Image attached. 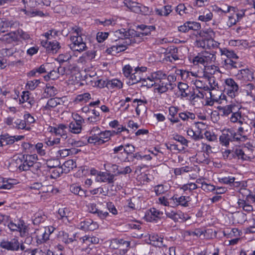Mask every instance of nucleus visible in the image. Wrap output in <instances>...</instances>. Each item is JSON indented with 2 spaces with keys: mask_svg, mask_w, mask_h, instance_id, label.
Here are the masks:
<instances>
[{
  "mask_svg": "<svg viewBox=\"0 0 255 255\" xmlns=\"http://www.w3.org/2000/svg\"><path fill=\"white\" fill-rule=\"evenodd\" d=\"M91 96L89 93H84L77 95L75 99V102L77 104L82 103L84 104L87 103L90 99Z\"/></svg>",
  "mask_w": 255,
  "mask_h": 255,
  "instance_id": "nucleus-42",
  "label": "nucleus"
},
{
  "mask_svg": "<svg viewBox=\"0 0 255 255\" xmlns=\"http://www.w3.org/2000/svg\"><path fill=\"white\" fill-rule=\"evenodd\" d=\"M220 52L221 55L226 56L227 59L238 60L239 56L233 50H229L227 48H220Z\"/></svg>",
  "mask_w": 255,
  "mask_h": 255,
  "instance_id": "nucleus-40",
  "label": "nucleus"
},
{
  "mask_svg": "<svg viewBox=\"0 0 255 255\" xmlns=\"http://www.w3.org/2000/svg\"><path fill=\"white\" fill-rule=\"evenodd\" d=\"M92 115L87 118V121L90 123H97L101 120L100 113L97 110L94 109L91 110Z\"/></svg>",
  "mask_w": 255,
  "mask_h": 255,
  "instance_id": "nucleus-49",
  "label": "nucleus"
},
{
  "mask_svg": "<svg viewBox=\"0 0 255 255\" xmlns=\"http://www.w3.org/2000/svg\"><path fill=\"white\" fill-rule=\"evenodd\" d=\"M180 95L182 98H186L189 96V89L187 84L180 82L178 86Z\"/></svg>",
  "mask_w": 255,
  "mask_h": 255,
  "instance_id": "nucleus-50",
  "label": "nucleus"
},
{
  "mask_svg": "<svg viewBox=\"0 0 255 255\" xmlns=\"http://www.w3.org/2000/svg\"><path fill=\"white\" fill-rule=\"evenodd\" d=\"M234 153L239 159L242 160H251L253 157L250 150H243L240 148H237Z\"/></svg>",
  "mask_w": 255,
  "mask_h": 255,
  "instance_id": "nucleus-22",
  "label": "nucleus"
},
{
  "mask_svg": "<svg viewBox=\"0 0 255 255\" xmlns=\"http://www.w3.org/2000/svg\"><path fill=\"white\" fill-rule=\"evenodd\" d=\"M57 89L55 87L49 84L47 85L44 89V93L47 97H53L57 93Z\"/></svg>",
  "mask_w": 255,
  "mask_h": 255,
  "instance_id": "nucleus-55",
  "label": "nucleus"
},
{
  "mask_svg": "<svg viewBox=\"0 0 255 255\" xmlns=\"http://www.w3.org/2000/svg\"><path fill=\"white\" fill-rule=\"evenodd\" d=\"M140 28L143 30V32H137L135 34L133 37L135 38L136 42L140 41L141 39L144 36L148 35L150 34V29H154V27L153 26H150L148 27L147 26L144 25H141L140 26Z\"/></svg>",
  "mask_w": 255,
  "mask_h": 255,
  "instance_id": "nucleus-27",
  "label": "nucleus"
},
{
  "mask_svg": "<svg viewBox=\"0 0 255 255\" xmlns=\"http://www.w3.org/2000/svg\"><path fill=\"white\" fill-rule=\"evenodd\" d=\"M114 132L111 131V130H106L103 131L100 133V138L104 141V143L107 141H109L111 137L114 136Z\"/></svg>",
  "mask_w": 255,
  "mask_h": 255,
  "instance_id": "nucleus-62",
  "label": "nucleus"
},
{
  "mask_svg": "<svg viewBox=\"0 0 255 255\" xmlns=\"http://www.w3.org/2000/svg\"><path fill=\"white\" fill-rule=\"evenodd\" d=\"M240 64L235 59H227L224 60V67L227 69H232L239 67Z\"/></svg>",
  "mask_w": 255,
  "mask_h": 255,
  "instance_id": "nucleus-43",
  "label": "nucleus"
},
{
  "mask_svg": "<svg viewBox=\"0 0 255 255\" xmlns=\"http://www.w3.org/2000/svg\"><path fill=\"white\" fill-rule=\"evenodd\" d=\"M83 243L90 245L91 244H97L99 242V239L96 237H89L85 236L82 239Z\"/></svg>",
  "mask_w": 255,
  "mask_h": 255,
  "instance_id": "nucleus-61",
  "label": "nucleus"
},
{
  "mask_svg": "<svg viewBox=\"0 0 255 255\" xmlns=\"http://www.w3.org/2000/svg\"><path fill=\"white\" fill-rule=\"evenodd\" d=\"M69 189L72 193L75 195H79L81 197L86 196V191L79 185L73 184L70 186Z\"/></svg>",
  "mask_w": 255,
  "mask_h": 255,
  "instance_id": "nucleus-38",
  "label": "nucleus"
},
{
  "mask_svg": "<svg viewBox=\"0 0 255 255\" xmlns=\"http://www.w3.org/2000/svg\"><path fill=\"white\" fill-rule=\"evenodd\" d=\"M220 43L213 38H199L197 39L195 45L197 47L203 49H215L219 47Z\"/></svg>",
  "mask_w": 255,
  "mask_h": 255,
  "instance_id": "nucleus-9",
  "label": "nucleus"
},
{
  "mask_svg": "<svg viewBox=\"0 0 255 255\" xmlns=\"http://www.w3.org/2000/svg\"><path fill=\"white\" fill-rule=\"evenodd\" d=\"M230 121L232 123L239 124L240 126H244V124H247L243 121L241 114L239 112H234L230 117Z\"/></svg>",
  "mask_w": 255,
  "mask_h": 255,
  "instance_id": "nucleus-41",
  "label": "nucleus"
},
{
  "mask_svg": "<svg viewBox=\"0 0 255 255\" xmlns=\"http://www.w3.org/2000/svg\"><path fill=\"white\" fill-rule=\"evenodd\" d=\"M237 108L235 104L232 103L225 106L220 107L218 109L222 116H228L231 113L235 111Z\"/></svg>",
  "mask_w": 255,
  "mask_h": 255,
  "instance_id": "nucleus-31",
  "label": "nucleus"
},
{
  "mask_svg": "<svg viewBox=\"0 0 255 255\" xmlns=\"http://www.w3.org/2000/svg\"><path fill=\"white\" fill-rule=\"evenodd\" d=\"M171 200L173 201L172 204L173 205V207L178 206L187 207L188 206L189 202L190 201V198L188 196H179L177 195H174L171 197Z\"/></svg>",
  "mask_w": 255,
  "mask_h": 255,
  "instance_id": "nucleus-17",
  "label": "nucleus"
},
{
  "mask_svg": "<svg viewBox=\"0 0 255 255\" xmlns=\"http://www.w3.org/2000/svg\"><path fill=\"white\" fill-rule=\"evenodd\" d=\"M229 45L231 46L238 47L240 49L247 48L249 43L246 40L243 39H237V40H230L229 41Z\"/></svg>",
  "mask_w": 255,
  "mask_h": 255,
  "instance_id": "nucleus-39",
  "label": "nucleus"
},
{
  "mask_svg": "<svg viewBox=\"0 0 255 255\" xmlns=\"http://www.w3.org/2000/svg\"><path fill=\"white\" fill-rule=\"evenodd\" d=\"M17 22L16 21L9 20L6 18H0V33H3L4 30L3 28L7 27H14L17 25Z\"/></svg>",
  "mask_w": 255,
  "mask_h": 255,
  "instance_id": "nucleus-33",
  "label": "nucleus"
},
{
  "mask_svg": "<svg viewBox=\"0 0 255 255\" xmlns=\"http://www.w3.org/2000/svg\"><path fill=\"white\" fill-rule=\"evenodd\" d=\"M172 6L170 5H166L161 8H155V12L156 14L160 16H168L172 11Z\"/></svg>",
  "mask_w": 255,
  "mask_h": 255,
  "instance_id": "nucleus-35",
  "label": "nucleus"
},
{
  "mask_svg": "<svg viewBox=\"0 0 255 255\" xmlns=\"http://www.w3.org/2000/svg\"><path fill=\"white\" fill-rule=\"evenodd\" d=\"M0 247L8 251H17L19 249L20 243L16 238L10 240H3L0 244Z\"/></svg>",
  "mask_w": 255,
  "mask_h": 255,
  "instance_id": "nucleus-13",
  "label": "nucleus"
},
{
  "mask_svg": "<svg viewBox=\"0 0 255 255\" xmlns=\"http://www.w3.org/2000/svg\"><path fill=\"white\" fill-rule=\"evenodd\" d=\"M176 12L180 16L189 13V10L184 3H179L175 8Z\"/></svg>",
  "mask_w": 255,
  "mask_h": 255,
  "instance_id": "nucleus-52",
  "label": "nucleus"
},
{
  "mask_svg": "<svg viewBox=\"0 0 255 255\" xmlns=\"http://www.w3.org/2000/svg\"><path fill=\"white\" fill-rule=\"evenodd\" d=\"M250 203H255V194H249L247 196L246 200L239 199L237 202L239 207L248 213L253 211V207Z\"/></svg>",
  "mask_w": 255,
  "mask_h": 255,
  "instance_id": "nucleus-10",
  "label": "nucleus"
},
{
  "mask_svg": "<svg viewBox=\"0 0 255 255\" xmlns=\"http://www.w3.org/2000/svg\"><path fill=\"white\" fill-rule=\"evenodd\" d=\"M115 35L119 39H121L122 41L108 48L106 52L109 54L116 55L123 52L127 49L128 45L136 42L135 38L131 35L130 31L126 29L122 28L116 30Z\"/></svg>",
  "mask_w": 255,
  "mask_h": 255,
  "instance_id": "nucleus-1",
  "label": "nucleus"
},
{
  "mask_svg": "<svg viewBox=\"0 0 255 255\" xmlns=\"http://www.w3.org/2000/svg\"><path fill=\"white\" fill-rule=\"evenodd\" d=\"M149 243L154 246L161 247L163 246V238L159 237L157 234L152 233L149 235Z\"/></svg>",
  "mask_w": 255,
  "mask_h": 255,
  "instance_id": "nucleus-32",
  "label": "nucleus"
},
{
  "mask_svg": "<svg viewBox=\"0 0 255 255\" xmlns=\"http://www.w3.org/2000/svg\"><path fill=\"white\" fill-rule=\"evenodd\" d=\"M190 218V217L187 214H184L180 210H177L176 212L175 217H174L173 221L175 222H184Z\"/></svg>",
  "mask_w": 255,
  "mask_h": 255,
  "instance_id": "nucleus-45",
  "label": "nucleus"
},
{
  "mask_svg": "<svg viewBox=\"0 0 255 255\" xmlns=\"http://www.w3.org/2000/svg\"><path fill=\"white\" fill-rule=\"evenodd\" d=\"M20 11L23 12L25 15L29 17H34L37 15L42 16L44 15L43 13L40 11H34L32 9L28 10V7L26 5H25L23 8H21Z\"/></svg>",
  "mask_w": 255,
  "mask_h": 255,
  "instance_id": "nucleus-44",
  "label": "nucleus"
},
{
  "mask_svg": "<svg viewBox=\"0 0 255 255\" xmlns=\"http://www.w3.org/2000/svg\"><path fill=\"white\" fill-rule=\"evenodd\" d=\"M169 189L168 186L166 184H159L154 187V191L156 195H159L166 193Z\"/></svg>",
  "mask_w": 255,
  "mask_h": 255,
  "instance_id": "nucleus-53",
  "label": "nucleus"
},
{
  "mask_svg": "<svg viewBox=\"0 0 255 255\" xmlns=\"http://www.w3.org/2000/svg\"><path fill=\"white\" fill-rule=\"evenodd\" d=\"M228 128L223 130L222 134L220 136L219 140L222 145L228 146L229 144L230 138H232Z\"/></svg>",
  "mask_w": 255,
  "mask_h": 255,
  "instance_id": "nucleus-36",
  "label": "nucleus"
},
{
  "mask_svg": "<svg viewBox=\"0 0 255 255\" xmlns=\"http://www.w3.org/2000/svg\"><path fill=\"white\" fill-rule=\"evenodd\" d=\"M179 117L184 121H188L189 120H194L195 115L194 113L189 112H181L179 114Z\"/></svg>",
  "mask_w": 255,
  "mask_h": 255,
  "instance_id": "nucleus-58",
  "label": "nucleus"
},
{
  "mask_svg": "<svg viewBox=\"0 0 255 255\" xmlns=\"http://www.w3.org/2000/svg\"><path fill=\"white\" fill-rule=\"evenodd\" d=\"M172 202L173 201L171 200V197L168 199L166 197L163 196H160L157 199L156 203L166 207H173V205L172 204Z\"/></svg>",
  "mask_w": 255,
  "mask_h": 255,
  "instance_id": "nucleus-46",
  "label": "nucleus"
},
{
  "mask_svg": "<svg viewBox=\"0 0 255 255\" xmlns=\"http://www.w3.org/2000/svg\"><path fill=\"white\" fill-rule=\"evenodd\" d=\"M4 123L10 128L18 130L30 131L31 128H27L24 120L16 119L15 117L8 116L4 120Z\"/></svg>",
  "mask_w": 255,
  "mask_h": 255,
  "instance_id": "nucleus-6",
  "label": "nucleus"
},
{
  "mask_svg": "<svg viewBox=\"0 0 255 255\" xmlns=\"http://www.w3.org/2000/svg\"><path fill=\"white\" fill-rule=\"evenodd\" d=\"M196 159L197 162L208 164L210 162L209 155L202 152H198L196 155Z\"/></svg>",
  "mask_w": 255,
  "mask_h": 255,
  "instance_id": "nucleus-47",
  "label": "nucleus"
},
{
  "mask_svg": "<svg viewBox=\"0 0 255 255\" xmlns=\"http://www.w3.org/2000/svg\"><path fill=\"white\" fill-rule=\"evenodd\" d=\"M237 76L239 79L248 81H251L254 79L253 72L248 68L239 70Z\"/></svg>",
  "mask_w": 255,
  "mask_h": 255,
  "instance_id": "nucleus-25",
  "label": "nucleus"
},
{
  "mask_svg": "<svg viewBox=\"0 0 255 255\" xmlns=\"http://www.w3.org/2000/svg\"><path fill=\"white\" fill-rule=\"evenodd\" d=\"M166 75L161 71H157L151 73L147 76V80L152 84H155L158 80L165 79Z\"/></svg>",
  "mask_w": 255,
  "mask_h": 255,
  "instance_id": "nucleus-24",
  "label": "nucleus"
},
{
  "mask_svg": "<svg viewBox=\"0 0 255 255\" xmlns=\"http://www.w3.org/2000/svg\"><path fill=\"white\" fill-rule=\"evenodd\" d=\"M115 175L109 172L100 171L98 177H95V181L98 182L112 184L115 182Z\"/></svg>",
  "mask_w": 255,
  "mask_h": 255,
  "instance_id": "nucleus-16",
  "label": "nucleus"
},
{
  "mask_svg": "<svg viewBox=\"0 0 255 255\" xmlns=\"http://www.w3.org/2000/svg\"><path fill=\"white\" fill-rule=\"evenodd\" d=\"M90 135H91L89 136L87 139L88 143L98 145L104 144V141L100 138V134L97 135L96 134Z\"/></svg>",
  "mask_w": 255,
  "mask_h": 255,
  "instance_id": "nucleus-48",
  "label": "nucleus"
},
{
  "mask_svg": "<svg viewBox=\"0 0 255 255\" xmlns=\"http://www.w3.org/2000/svg\"><path fill=\"white\" fill-rule=\"evenodd\" d=\"M125 4L130 10L135 13H139V4L138 3L133 1L126 0Z\"/></svg>",
  "mask_w": 255,
  "mask_h": 255,
  "instance_id": "nucleus-51",
  "label": "nucleus"
},
{
  "mask_svg": "<svg viewBox=\"0 0 255 255\" xmlns=\"http://www.w3.org/2000/svg\"><path fill=\"white\" fill-rule=\"evenodd\" d=\"M224 84L225 92L229 97L233 98L239 95V86L233 79H225Z\"/></svg>",
  "mask_w": 255,
  "mask_h": 255,
  "instance_id": "nucleus-7",
  "label": "nucleus"
},
{
  "mask_svg": "<svg viewBox=\"0 0 255 255\" xmlns=\"http://www.w3.org/2000/svg\"><path fill=\"white\" fill-rule=\"evenodd\" d=\"M62 102V100L60 98H51L48 100L46 104L43 107V109L47 111H51L58 105H61Z\"/></svg>",
  "mask_w": 255,
  "mask_h": 255,
  "instance_id": "nucleus-29",
  "label": "nucleus"
},
{
  "mask_svg": "<svg viewBox=\"0 0 255 255\" xmlns=\"http://www.w3.org/2000/svg\"><path fill=\"white\" fill-rule=\"evenodd\" d=\"M174 173L176 176H179L185 173L189 172L192 171V167L188 166H183L179 168H175L173 169Z\"/></svg>",
  "mask_w": 255,
  "mask_h": 255,
  "instance_id": "nucleus-54",
  "label": "nucleus"
},
{
  "mask_svg": "<svg viewBox=\"0 0 255 255\" xmlns=\"http://www.w3.org/2000/svg\"><path fill=\"white\" fill-rule=\"evenodd\" d=\"M209 93L210 100L207 101V104L209 106H212L215 102L222 103L221 101L226 98V96L219 91L212 90Z\"/></svg>",
  "mask_w": 255,
  "mask_h": 255,
  "instance_id": "nucleus-18",
  "label": "nucleus"
},
{
  "mask_svg": "<svg viewBox=\"0 0 255 255\" xmlns=\"http://www.w3.org/2000/svg\"><path fill=\"white\" fill-rule=\"evenodd\" d=\"M71 31L75 35H73L71 37V40L72 42L71 45V48L73 50L79 52H82L85 50L87 46L82 38L83 29L75 26L72 28Z\"/></svg>",
  "mask_w": 255,
  "mask_h": 255,
  "instance_id": "nucleus-4",
  "label": "nucleus"
},
{
  "mask_svg": "<svg viewBox=\"0 0 255 255\" xmlns=\"http://www.w3.org/2000/svg\"><path fill=\"white\" fill-rule=\"evenodd\" d=\"M58 214L59 216L58 219L62 220L65 224L70 223L73 216V212L68 208H60L58 211Z\"/></svg>",
  "mask_w": 255,
  "mask_h": 255,
  "instance_id": "nucleus-14",
  "label": "nucleus"
},
{
  "mask_svg": "<svg viewBox=\"0 0 255 255\" xmlns=\"http://www.w3.org/2000/svg\"><path fill=\"white\" fill-rule=\"evenodd\" d=\"M147 68L144 66L134 67V71L132 75L130 77V80L128 82L129 85H133L140 82L141 80L143 73L146 72Z\"/></svg>",
  "mask_w": 255,
  "mask_h": 255,
  "instance_id": "nucleus-12",
  "label": "nucleus"
},
{
  "mask_svg": "<svg viewBox=\"0 0 255 255\" xmlns=\"http://www.w3.org/2000/svg\"><path fill=\"white\" fill-rule=\"evenodd\" d=\"M163 212L154 208H151L145 214V218L147 221L152 222L163 215Z\"/></svg>",
  "mask_w": 255,
  "mask_h": 255,
  "instance_id": "nucleus-26",
  "label": "nucleus"
},
{
  "mask_svg": "<svg viewBox=\"0 0 255 255\" xmlns=\"http://www.w3.org/2000/svg\"><path fill=\"white\" fill-rule=\"evenodd\" d=\"M37 160V156L35 154L26 155L24 162L19 166V170L21 171L29 170Z\"/></svg>",
  "mask_w": 255,
  "mask_h": 255,
  "instance_id": "nucleus-15",
  "label": "nucleus"
},
{
  "mask_svg": "<svg viewBox=\"0 0 255 255\" xmlns=\"http://www.w3.org/2000/svg\"><path fill=\"white\" fill-rule=\"evenodd\" d=\"M134 71V68L132 67L130 65L127 64L125 65L123 68V72L124 75L130 80V77L132 75Z\"/></svg>",
  "mask_w": 255,
  "mask_h": 255,
  "instance_id": "nucleus-57",
  "label": "nucleus"
},
{
  "mask_svg": "<svg viewBox=\"0 0 255 255\" xmlns=\"http://www.w3.org/2000/svg\"><path fill=\"white\" fill-rule=\"evenodd\" d=\"M217 179L220 183L230 185L235 182V178L233 176L219 177Z\"/></svg>",
  "mask_w": 255,
  "mask_h": 255,
  "instance_id": "nucleus-64",
  "label": "nucleus"
},
{
  "mask_svg": "<svg viewBox=\"0 0 255 255\" xmlns=\"http://www.w3.org/2000/svg\"><path fill=\"white\" fill-rule=\"evenodd\" d=\"M216 52L207 51H202L197 54L190 60L194 65H202L204 67L214 63L216 60Z\"/></svg>",
  "mask_w": 255,
  "mask_h": 255,
  "instance_id": "nucleus-3",
  "label": "nucleus"
},
{
  "mask_svg": "<svg viewBox=\"0 0 255 255\" xmlns=\"http://www.w3.org/2000/svg\"><path fill=\"white\" fill-rule=\"evenodd\" d=\"M224 237L227 238H233L235 237H240L242 235V232L238 228L226 229L223 231Z\"/></svg>",
  "mask_w": 255,
  "mask_h": 255,
  "instance_id": "nucleus-30",
  "label": "nucleus"
},
{
  "mask_svg": "<svg viewBox=\"0 0 255 255\" xmlns=\"http://www.w3.org/2000/svg\"><path fill=\"white\" fill-rule=\"evenodd\" d=\"M6 225L11 231H19L21 236H25L27 232V227L22 221H19L15 223L9 220Z\"/></svg>",
  "mask_w": 255,
  "mask_h": 255,
  "instance_id": "nucleus-11",
  "label": "nucleus"
},
{
  "mask_svg": "<svg viewBox=\"0 0 255 255\" xmlns=\"http://www.w3.org/2000/svg\"><path fill=\"white\" fill-rule=\"evenodd\" d=\"M228 131L235 141L245 142L248 139L249 130L248 124H244V126L239 127L237 131H235L233 128H228Z\"/></svg>",
  "mask_w": 255,
  "mask_h": 255,
  "instance_id": "nucleus-5",
  "label": "nucleus"
},
{
  "mask_svg": "<svg viewBox=\"0 0 255 255\" xmlns=\"http://www.w3.org/2000/svg\"><path fill=\"white\" fill-rule=\"evenodd\" d=\"M67 127L64 124H59L55 127H50V131L56 135H59L63 139H66L67 136Z\"/></svg>",
  "mask_w": 255,
  "mask_h": 255,
  "instance_id": "nucleus-19",
  "label": "nucleus"
},
{
  "mask_svg": "<svg viewBox=\"0 0 255 255\" xmlns=\"http://www.w3.org/2000/svg\"><path fill=\"white\" fill-rule=\"evenodd\" d=\"M61 138L50 137L45 139V143L48 146H55L61 143Z\"/></svg>",
  "mask_w": 255,
  "mask_h": 255,
  "instance_id": "nucleus-59",
  "label": "nucleus"
},
{
  "mask_svg": "<svg viewBox=\"0 0 255 255\" xmlns=\"http://www.w3.org/2000/svg\"><path fill=\"white\" fill-rule=\"evenodd\" d=\"M212 12L208 8H203L199 12L198 20L202 22H208L213 18Z\"/></svg>",
  "mask_w": 255,
  "mask_h": 255,
  "instance_id": "nucleus-28",
  "label": "nucleus"
},
{
  "mask_svg": "<svg viewBox=\"0 0 255 255\" xmlns=\"http://www.w3.org/2000/svg\"><path fill=\"white\" fill-rule=\"evenodd\" d=\"M41 44L43 46L45 47L49 53L52 54L56 53L60 48L59 43L57 41H44L43 40Z\"/></svg>",
  "mask_w": 255,
  "mask_h": 255,
  "instance_id": "nucleus-21",
  "label": "nucleus"
},
{
  "mask_svg": "<svg viewBox=\"0 0 255 255\" xmlns=\"http://www.w3.org/2000/svg\"><path fill=\"white\" fill-rule=\"evenodd\" d=\"M123 82L118 79L108 80L107 88L109 89H120L123 88Z\"/></svg>",
  "mask_w": 255,
  "mask_h": 255,
  "instance_id": "nucleus-37",
  "label": "nucleus"
},
{
  "mask_svg": "<svg viewBox=\"0 0 255 255\" xmlns=\"http://www.w3.org/2000/svg\"><path fill=\"white\" fill-rule=\"evenodd\" d=\"M31 96V94L27 91H23L19 99V103H23L27 102L30 107L34 105L35 101L33 97Z\"/></svg>",
  "mask_w": 255,
  "mask_h": 255,
  "instance_id": "nucleus-34",
  "label": "nucleus"
},
{
  "mask_svg": "<svg viewBox=\"0 0 255 255\" xmlns=\"http://www.w3.org/2000/svg\"><path fill=\"white\" fill-rule=\"evenodd\" d=\"M242 93L248 99L251 101L255 100V86L253 84L249 83L244 85L242 89Z\"/></svg>",
  "mask_w": 255,
  "mask_h": 255,
  "instance_id": "nucleus-20",
  "label": "nucleus"
},
{
  "mask_svg": "<svg viewBox=\"0 0 255 255\" xmlns=\"http://www.w3.org/2000/svg\"><path fill=\"white\" fill-rule=\"evenodd\" d=\"M69 128L71 132L78 134L82 131V126L72 122L69 125Z\"/></svg>",
  "mask_w": 255,
  "mask_h": 255,
  "instance_id": "nucleus-60",
  "label": "nucleus"
},
{
  "mask_svg": "<svg viewBox=\"0 0 255 255\" xmlns=\"http://www.w3.org/2000/svg\"><path fill=\"white\" fill-rule=\"evenodd\" d=\"M23 118L27 128H30V126L35 122V119L33 116L28 112H25Z\"/></svg>",
  "mask_w": 255,
  "mask_h": 255,
  "instance_id": "nucleus-56",
  "label": "nucleus"
},
{
  "mask_svg": "<svg viewBox=\"0 0 255 255\" xmlns=\"http://www.w3.org/2000/svg\"><path fill=\"white\" fill-rule=\"evenodd\" d=\"M191 83L195 86V87L197 89H201L204 90L208 89L207 86L203 81L200 80V79H198L197 78H195L194 79H193L191 81Z\"/></svg>",
  "mask_w": 255,
  "mask_h": 255,
  "instance_id": "nucleus-63",
  "label": "nucleus"
},
{
  "mask_svg": "<svg viewBox=\"0 0 255 255\" xmlns=\"http://www.w3.org/2000/svg\"><path fill=\"white\" fill-rule=\"evenodd\" d=\"M0 40L6 43H12L18 42L19 39L17 37L16 30L7 33L0 37Z\"/></svg>",
  "mask_w": 255,
  "mask_h": 255,
  "instance_id": "nucleus-23",
  "label": "nucleus"
},
{
  "mask_svg": "<svg viewBox=\"0 0 255 255\" xmlns=\"http://www.w3.org/2000/svg\"><path fill=\"white\" fill-rule=\"evenodd\" d=\"M172 89V84L170 82L161 79L154 84L153 92L156 95H161Z\"/></svg>",
  "mask_w": 255,
  "mask_h": 255,
  "instance_id": "nucleus-8",
  "label": "nucleus"
},
{
  "mask_svg": "<svg viewBox=\"0 0 255 255\" xmlns=\"http://www.w3.org/2000/svg\"><path fill=\"white\" fill-rule=\"evenodd\" d=\"M135 148L133 145L130 143H127L125 145H120L115 146L113 149V158H117L122 162H127L129 161L128 156L134 151Z\"/></svg>",
  "mask_w": 255,
  "mask_h": 255,
  "instance_id": "nucleus-2",
  "label": "nucleus"
}]
</instances>
